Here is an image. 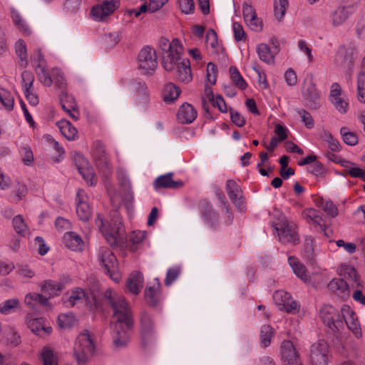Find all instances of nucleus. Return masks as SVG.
<instances>
[{
  "label": "nucleus",
  "instance_id": "obj_1",
  "mask_svg": "<svg viewBox=\"0 0 365 365\" xmlns=\"http://www.w3.org/2000/svg\"><path fill=\"white\" fill-rule=\"evenodd\" d=\"M104 299L113 310L115 321L112 323V339L116 348L125 346L130 339L129 331L134 325L133 312L124 297L117 294L112 289H107Z\"/></svg>",
  "mask_w": 365,
  "mask_h": 365
},
{
  "label": "nucleus",
  "instance_id": "obj_2",
  "mask_svg": "<svg viewBox=\"0 0 365 365\" xmlns=\"http://www.w3.org/2000/svg\"><path fill=\"white\" fill-rule=\"evenodd\" d=\"M96 224L110 245L123 243L125 240V228L122 220L117 212H115L108 227H104L103 217L98 214Z\"/></svg>",
  "mask_w": 365,
  "mask_h": 365
},
{
  "label": "nucleus",
  "instance_id": "obj_3",
  "mask_svg": "<svg viewBox=\"0 0 365 365\" xmlns=\"http://www.w3.org/2000/svg\"><path fill=\"white\" fill-rule=\"evenodd\" d=\"M95 345L88 330H84L76 338L73 355L78 365H86L95 352Z\"/></svg>",
  "mask_w": 365,
  "mask_h": 365
},
{
  "label": "nucleus",
  "instance_id": "obj_4",
  "mask_svg": "<svg viewBox=\"0 0 365 365\" xmlns=\"http://www.w3.org/2000/svg\"><path fill=\"white\" fill-rule=\"evenodd\" d=\"M98 260L105 271L109 274L111 279L118 282L121 279V274L118 270L117 259L113 253L108 247H101L98 254Z\"/></svg>",
  "mask_w": 365,
  "mask_h": 365
},
{
  "label": "nucleus",
  "instance_id": "obj_5",
  "mask_svg": "<svg viewBox=\"0 0 365 365\" xmlns=\"http://www.w3.org/2000/svg\"><path fill=\"white\" fill-rule=\"evenodd\" d=\"M139 68L145 74L152 75L158 66V56L153 47H143L138 56Z\"/></svg>",
  "mask_w": 365,
  "mask_h": 365
},
{
  "label": "nucleus",
  "instance_id": "obj_6",
  "mask_svg": "<svg viewBox=\"0 0 365 365\" xmlns=\"http://www.w3.org/2000/svg\"><path fill=\"white\" fill-rule=\"evenodd\" d=\"M140 331L142 344L144 346L151 343L155 338L156 331L154 321L146 311L140 314Z\"/></svg>",
  "mask_w": 365,
  "mask_h": 365
},
{
  "label": "nucleus",
  "instance_id": "obj_7",
  "mask_svg": "<svg viewBox=\"0 0 365 365\" xmlns=\"http://www.w3.org/2000/svg\"><path fill=\"white\" fill-rule=\"evenodd\" d=\"M309 359L310 365H327L329 346L324 340H319L310 346Z\"/></svg>",
  "mask_w": 365,
  "mask_h": 365
},
{
  "label": "nucleus",
  "instance_id": "obj_8",
  "mask_svg": "<svg viewBox=\"0 0 365 365\" xmlns=\"http://www.w3.org/2000/svg\"><path fill=\"white\" fill-rule=\"evenodd\" d=\"M281 359L284 365H303L293 343L283 341L280 346Z\"/></svg>",
  "mask_w": 365,
  "mask_h": 365
},
{
  "label": "nucleus",
  "instance_id": "obj_9",
  "mask_svg": "<svg viewBox=\"0 0 365 365\" xmlns=\"http://www.w3.org/2000/svg\"><path fill=\"white\" fill-rule=\"evenodd\" d=\"M178 48L181 49L182 47H167L163 51V66L167 71H174L181 63L180 51Z\"/></svg>",
  "mask_w": 365,
  "mask_h": 365
},
{
  "label": "nucleus",
  "instance_id": "obj_10",
  "mask_svg": "<svg viewBox=\"0 0 365 365\" xmlns=\"http://www.w3.org/2000/svg\"><path fill=\"white\" fill-rule=\"evenodd\" d=\"M356 55L354 47H339L335 56V63L347 71L351 70Z\"/></svg>",
  "mask_w": 365,
  "mask_h": 365
},
{
  "label": "nucleus",
  "instance_id": "obj_11",
  "mask_svg": "<svg viewBox=\"0 0 365 365\" xmlns=\"http://www.w3.org/2000/svg\"><path fill=\"white\" fill-rule=\"evenodd\" d=\"M120 6V0H105L102 4L94 6L91 14L98 21H103L113 14Z\"/></svg>",
  "mask_w": 365,
  "mask_h": 365
},
{
  "label": "nucleus",
  "instance_id": "obj_12",
  "mask_svg": "<svg viewBox=\"0 0 365 365\" xmlns=\"http://www.w3.org/2000/svg\"><path fill=\"white\" fill-rule=\"evenodd\" d=\"M34 81V75L29 71L21 73V86L24 91L26 98L31 106H36L38 103V96L33 92L31 87Z\"/></svg>",
  "mask_w": 365,
  "mask_h": 365
},
{
  "label": "nucleus",
  "instance_id": "obj_13",
  "mask_svg": "<svg viewBox=\"0 0 365 365\" xmlns=\"http://www.w3.org/2000/svg\"><path fill=\"white\" fill-rule=\"evenodd\" d=\"M341 312L343 313L344 320L348 329L352 331L356 337L360 338L362 335L361 329L354 312L351 310L349 307L346 305H344L341 307Z\"/></svg>",
  "mask_w": 365,
  "mask_h": 365
},
{
  "label": "nucleus",
  "instance_id": "obj_14",
  "mask_svg": "<svg viewBox=\"0 0 365 365\" xmlns=\"http://www.w3.org/2000/svg\"><path fill=\"white\" fill-rule=\"evenodd\" d=\"M87 196L83 190L79 189L76 193V214L82 221H87L91 216V210L86 201Z\"/></svg>",
  "mask_w": 365,
  "mask_h": 365
},
{
  "label": "nucleus",
  "instance_id": "obj_15",
  "mask_svg": "<svg viewBox=\"0 0 365 365\" xmlns=\"http://www.w3.org/2000/svg\"><path fill=\"white\" fill-rule=\"evenodd\" d=\"M302 96L310 108L318 109L320 107L319 94L316 85L312 81L305 84L302 91Z\"/></svg>",
  "mask_w": 365,
  "mask_h": 365
},
{
  "label": "nucleus",
  "instance_id": "obj_16",
  "mask_svg": "<svg viewBox=\"0 0 365 365\" xmlns=\"http://www.w3.org/2000/svg\"><path fill=\"white\" fill-rule=\"evenodd\" d=\"M279 240L284 243H290L292 245H297L299 243V237L295 228L289 225H284L280 228L275 227Z\"/></svg>",
  "mask_w": 365,
  "mask_h": 365
},
{
  "label": "nucleus",
  "instance_id": "obj_17",
  "mask_svg": "<svg viewBox=\"0 0 365 365\" xmlns=\"http://www.w3.org/2000/svg\"><path fill=\"white\" fill-rule=\"evenodd\" d=\"M92 155L96 165L100 169L107 168L108 166V155L104 145L99 140H96L92 145Z\"/></svg>",
  "mask_w": 365,
  "mask_h": 365
},
{
  "label": "nucleus",
  "instance_id": "obj_18",
  "mask_svg": "<svg viewBox=\"0 0 365 365\" xmlns=\"http://www.w3.org/2000/svg\"><path fill=\"white\" fill-rule=\"evenodd\" d=\"M329 289L343 300L350 296L348 283L342 278H334L328 284Z\"/></svg>",
  "mask_w": 365,
  "mask_h": 365
},
{
  "label": "nucleus",
  "instance_id": "obj_19",
  "mask_svg": "<svg viewBox=\"0 0 365 365\" xmlns=\"http://www.w3.org/2000/svg\"><path fill=\"white\" fill-rule=\"evenodd\" d=\"M38 64L36 66V72L39 81L45 86H50L53 83L52 76L49 75L46 69L45 61L40 49H37Z\"/></svg>",
  "mask_w": 365,
  "mask_h": 365
},
{
  "label": "nucleus",
  "instance_id": "obj_20",
  "mask_svg": "<svg viewBox=\"0 0 365 365\" xmlns=\"http://www.w3.org/2000/svg\"><path fill=\"white\" fill-rule=\"evenodd\" d=\"M173 173H169L157 178L153 182V187L155 190L160 188H173L178 189L182 187L184 183L180 181H174L172 180Z\"/></svg>",
  "mask_w": 365,
  "mask_h": 365
},
{
  "label": "nucleus",
  "instance_id": "obj_21",
  "mask_svg": "<svg viewBox=\"0 0 365 365\" xmlns=\"http://www.w3.org/2000/svg\"><path fill=\"white\" fill-rule=\"evenodd\" d=\"M288 262L296 276L306 284L312 282L311 277L307 274L306 267L301 263L297 258L291 256L288 258Z\"/></svg>",
  "mask_w": 365,
  "mask_h": 365
},
{
  "label": "nucleus",
  "instance_id": "obj_22",
  "mask_svg": "<svg viewBox=\"0 0 365 365\" xmlns=\"http://www.w3.org/2000/svg\"><path fill=\"white\" fill-rule=\"evenodd\" d=\"M197 117L195 108L187 103H183L178 111V119L182 124L192 123Z\"/></svg>",
  "mask_w": 365,
  "mask_h": 365
},
{
  "label": "nucleus",
  "instance_id": "obj_23",
  "mask_svg": "<svg viewBox=\"0 0 365 365\" xmlns=\"http://www.w3.org/2000/svg\"><path fill=\"white\" fill-rule=\"evenodd\" d=\"M143 284V277L139 272H133L127 279V287L134 294H138L140 292Z\"/></svg>",
  "mask_w": 365,
  "mask_h": 365
},
{
  "label": "nucleus",
  "instance_id": "obj_24",
  "mask_svg": "<svg viewBox=\"0 0 365 365\" xmlns=\"http://www.w3.org/2000/svg\"><path fill=\"white\" fill-rule=\"evenodd\" d=\"M339 273L343 277L342 279L352 281L355 284L356 287H361L362 286V282L360 280L356 270L351 265H341Z\"/></svg>",
  "mask_w": 365,
  "mask_h": 365
},
{
  "label": "nucleus",
  "instance_id": "obj_25",
  "mask_svg": "<svg viewBox=\"0 0 365 365\" xmlns=\"http://www.w3.org/2000/svg\"><path fill=\"white\" fill-rule=\"evenodd\" d=\"M61 106L62 109L67 113L73 120H78L79 112L76 109V104L72 98L66 95H65L63 98H61Z\"/></svg>",
  "mask_w": 365,
  "mask_h": 365
},
{
  "label": "nucleus",
  "instance_id": "obj_26",
  "mask_svg": "<svg viewBox=\"0 0 365 365\" xmlns=\"http://www.w3.org/2000/svg\"><path fill=\"white\" fill-rule=\"evenodd\" d=\"M65 244L69 249L78 251L81 250L83 247V242L81 237L73 232H66L63 237Z\"/></svg>",
  "mask_w": 365,
  "mask_h": 365
},
{
  "label": "nucleus",
  "instance_id": "obj_27",
  "mask_svg": "<svg viewBox=\"0 0 365 365\" xmlns=\"http://www.w3.org/2000/svg\"><path fill=\"white\" fill-rule=\"evenodd\" d=\"M177 78L183 83H189L192 80L190 63L188 59H183L178 66Z\"/></svg>",
  "mask_w": 365,
  "mask_h": 365
},
{
  "label": "nucleus",
  "instance_id": "obj_28",
  "mask_svg": "<svg viewBox=\"0 0 365 365\" xmlns=\"http://www.w3.org/2000/svg\"><path fill=\"white\" fill-rule=\"evenodd\" d=\"M56 125L66 139L73 140L77 136L78 131L76 128L68 120L62 119L56 123Z\"/></svg>",
  "mask_w": 365,
  "mask_h": 365
},
{
  "label": "nucleus",
  "instance_id": "obj_29",
  "mask_svg": "<svg viewBox=\"0 0 365 365\" xmlns=\"http://www.w3.org/2000/svg\"><path fill=\"white\" fill-rule=\"evenodd\" d=\"M226 189L230 199L236 205H239L241 200V188L232 180H228L226 183Z\"/></svg>",
  "mask_w": 365,
  "mask_h": 365
},
{
  "label": "nucleus",
  "instance_id": "obj_30",
  "mask_svg": "<svg viewBox=\"0 0 365 365\" xmlns=\"http://www.w3.org/2000/svg\"><path fill=\"white\" fill-rule=\"evenodd\" d=\"M279 51V47H257V49L260 60L269 64L274 63V56Z\"/></svg>",
  "mask_w": 365,
  "mask_h": 365
},
{
  "label": "nucleus",
  "instance_id": "obj_31",
  "mask_svg": "<svg viewBox=\"0 0 365 365\" xmlns=\"http://www.w3.org/2000/svg\"><path fill=\"white\" fill-rule=\"evenodd\" d=\"M349 17V12L346 7L339 6L330 14V21L334 26L341 25Z\"/></svg>",
  "mask_w": 365,
  "mask_h": 365
},
{
  "label": "nucleus",
  "instance_id": "obj_32",
  "mask_svg": "<svg viewBox=\"0 0 365 365\" xmlns=\"http://www.w3.org/2000/svg\"><path fill=\"white\" fill-rule=\"evenodd\" d=\"M11 19L14 25L24 35L29 36L31 34V29L29 26L15 9L11 10Z\"/></svg>",
  "mask_w": 365,
  "mask_h": 365
},
{
  "label": "nucleus",
  "instance_id": "obj_33",
  "mask_svg": "<svg viewBox=\"0 0 365 365\" xmlns=\"http://www.w3.org/2000/svg\"><path fill=\"white\" fill-rule=\"evenodd\" d=\"M181 90L173 83L166 84L163 89V100L165 103H171L178 98Z\"/></svg>",
  "mask_w": 365,
  "mask_h": 365
},
{
  "label": "nucleus",
  "instance_id": "obj_34",
  "mask_svg": "<svg viewBox=\"0 0 365 365\" xmlns=\"http://www.w3.org/2000/svg\"><path fill=\"white\" fill-rule=\"evenodd\" d=\"M25 303L32 308H34L38 304L46 306L48 304V298L38 293L28 294L25 297Z\"/></svg>",
  "mask_w": 365,
  "mask_h": 365
},
{
  "label": "nucleus",
  "instance_id": "obj_35",
  "mask_svg": "<svg viewBox=\"0 0 365 365\" xmlns=\"http://www.w3.org/2000/svg\"><path fill=\"white\" fill-rule=\"evenodd\" d=\"M62 289V286L57 282L48 280L41 287V291L49 297L58 295Z\"/></svg>",
  "mask_w": 365,
  "mask_h": 365
},
{
  "label": "nucleus",
  "instance_id": "obj_36",
  "mask_svg": "<svg viewBox=\"0 0 365 365\" xmlns=\"http://www.w3.org/2000/svg\"><path fill=\"white\" fill-rule=\"evenodd\" d=\"M337 315V310L332 306H324L320 310V316L323 322L328 327L333 319V317Z\"/></svg>",
  "mask_w": 365,
  "mask_h": 365
},
{
  "label": "nucleus",
  "instance_id": "obj_37",
  "mask_svg": "<svg viewBox=\"0 0 365 365\" xmlns=\"http://www.w3.org/2000/svg\"><path fill=\"white\" fill-rule=\"evenodd\" d=\"M322 139L327 142L329 148L332 152H339L341 150V145L337 139L328 131L324 130L321 135Z\"/></svg>",
  "mask_w": 365,
  "mask_h": 365
},
{
  "label": "nucleus",
  "instance_id": "obj_38",
  "mask_svg": "<svg viewBox=\"0 0 365 365\" xmlns=\"http://www.w3.org/2000/svg\"><path fill=\"white\" fill-rule=\"evenodd\" d=\"M340 134L341 135L343 141L346 145L354 146L358 143V135L354 132L349 131L346 127L341 128Z\"/></svg>",
  "mask_w": 365,
  "mask_h": 365
},
{
  "label": "nucleus",
  "instance_id": "obj_39",
  "mask_svg": "<svg viewBox=\"0 0 365 365\" xmlns=\"http://www.w3.org/2000/svg\"><path fill=\"white\" fill-rule=\"evenodd\" d=\"M273 335L274 329L271 326H262L260 330V340L262 346L264 347H267L271 343L272 337Z\"/></svg>",
  "mask_w": 365,
  "mask_h": 365
},
{
  "label": "nucleus",
  "instance_id": "obj_40",
  "mask_svg": "<svg viewBox=\"0 0 365 365\" xmlns=\"http://www.w3.org/2000/svg\"><path fill=\"white\" fill-rule=\"evenodd\" d=\"M230 73L232 81L239 88L245 90L247 88V83L235 66H231L230 68Z\"/></svg>",
  "mask_w": 365,
  "mask_h": 365
},
{
  "label": "nucleus",
  "instance_id": "obj_41",
  "mask_svg": "<svg viewBox=\"0 0 365 365\" xmlns=\"http://www.w3.org/2000/svg\"><path fill=\"white\" fill-rule=\"evenodd\" d=\"M145 299L150 307H155L159 301L158 290L150 287L145 290Z\"/></svg>",
  "mask_w": 365,
  "mask_h": 365
},
{
  "label": "nucleus",
  "instance_id": "obj_42",
  "mask_svg": "<svg viewBox=\"0 0 365 365\" xmlns=\"http://www.w3.org/2000/svg\"><path fill=\"white\" fill-rule=\"evenodd\" d=\"M0 102L9 110L14 108V99L13 96L9 91L3 88H0Z\"/></svg>",
  "mask_w": 365,
  "mask_h": 365
},
{
  "label": "nucleus",
  "instance_id": "obj_43",
  "mask_svg": "<svg viewBox=\"0 0 365 365\" xmlns=\"http://www.w3.org/2000/svg\"><path fill=\"white\" fill-rule=\"evenodd\" d=\"M13 227L16 233L25 236L28 233V227L21 215H18L13 219Z\"/></svg>",
  "mask_w": 365,
  "mask_h": 365
},
{
  "label": "nucleus",
  "instance_id": "obj_44",
  "mask_svg": "<svg viewBox=\"0 0 365 365\" xmlns=\"http://www.w3.org/2000/svg\"><path fill=\"white\" fill-rule=\"evenodd\" d=\"M329 101L339 113L344 114L348 112L349 103L347 99L341 96L336 98H335Z\"/></svg>",
  "mask_w": 365,
  "mask_h": 365
},
{
  "label": "nucleus",
  "instance_id": "obj_45",
  "mask_svg": "<svg viewBox=\"0 0 365 365\" xmlns=\"http://www.w3.org/2000/svg\"><path fill=\"white\" fill-rule=\"evenodd\" d=\"M86 299L84 291L80 288L73 290L69 296L68 302L71 307H73L80 302H83Z\"/></svg>",
  "mask_w": 365,
  "mask_h": 365
},
{
  "label": "nucleus",
  "instance_id": "obj_46",
  "mask_svg": "<svg viewBox=\"0 0 365 365\" xmlns=\"http://www.w3.org/2000/svg\"><path fill=\"white\" fill-rule=\"evenodd\" d=\"M357 98L359 102L365 103V73L361 72L357 79Z\"/></svg>",
  "mask_w": 365,
  "mask_h": 365
},
{
  "label": "nucleus",
  "instance_id": "obj_47",
  "mask_svg": "<svg viewBox=\"0 0 365 365\" xmlns=\"http://www.w3.org/2000/svg\"><path fill=\"white\" fill-rule=\"evenodd\" d=\"M19 306V300L16 299H8L0 305V312L8 314L14 311Z\"/></svg>",
  "mask_w": 365,
  "mask_h": 365
},
{
  "label": "nucleus",
  "instance_id": "obj_48",
  "mask_svg": "<svg viewBox=\"0 0 365 365\" xmlns=\"http://www.w3.org/2000/svg\"><path fill=\"white\" fill-rule=\"evenodd\" d=\"M75 323V319L71 314H60L58 317V324L61 329H69Z\"/></svg>",
  "mask_w": 365,
  "mask_h": 365
},
{
  "label": "nucleus",
  "instance_id": "obj_49",
  "mask_svg": "<svg viewBox=\"0 0 365 365\" xmlns=\"http://www.w3.org/2000/svg\"><path fill=\"white\" fill-rule=\"evenodd\" d=\"M217 67L212 63L209 62L207 65V80L212 85H215L217 81Z\"/></svg>",
  "mask_w": 365,
  "mask_h": 365
},
{
  "label": "nucleus",
  "instance_id": "obj_50",
  "mask_svg": "<svg viewBox=\"0 0 365 365\" xmlns=\"http://www.w3.org/2000/svg\"><path fill=\"white\" fill-rule=\"evenodd\" d=\"M16 53L19 58V66L21 68H26L28 66V55L26 47H16Z\"/></svg>",
  "mask_w": 365,
  "mask_h": 365
},
{
  "label": "nucleus",
  "instance_id": "obj_51",
  "mask_svg": "<svg viewBox=\"0 0 365 365\" xmlns=\"http://www.w3.org/2000/svg\"><path fill=\"white\" fill-rule=\"evenodd\" d=\"M297 113L301 117L302 121L307 128L310 129L314 127V120L309 112L304 109H299L297 110Z\"/></svg>",
  "mask_w": 365,
  "mask_h": 365
},
{
  "label": "nucleus",
  "instance_id": "obj_52",
  "mask_svg": "<svg viewBox=\"0 0 365 365\" xmlns=\"http://www.w3.org/2000/svg\"><path fill=\"white\" fill-rule=\"evenodd\" d=\"M273 298L278 306H283L284 304L290 299L291 295L284 291L279 290L274 293Z\"/></svg>",
  "mask_w": 365,
  "mask_h": 365
},
{
  "label": "nucleus",
  "instance_id": "obj_53",
  "mask_svg": "<svg viewBox=\"0 0 365 365\" xmlns=\"http://www.w3.org/2000/svg\"><path fill=\"white\" fill-rule=\"evenodd\" d=\"M180 269L178 267H172L167 271L165 284L170 286L179 276Z\"/></svg>",
  "mask_w": 365,
  "mask_h": 365
},
{
  "label": "nucleus",
  "instance_id": "obj_54",
  "mask_svg": "<svg viewBox=\"0 0 365 365\" xmlns=\"http://www.w3.org/2000/svg\"><path fill=\"white\" fill-rule=\"evenodd\" d=\"M210 102L214 107L217 108L222 113L227 112L226 103L222 96L217 95L216 98H212Z\"/></svg>",
  "mask_w": 365,
  "mask_h": 365
},
{
  "label": "nucleus",
  "instance_id": "obj_55",
  "mask_svg": "<svg viewBox=\"0 0 365 365\" xmlns=\"http://www.w3.org/2000/svg\"><path fill=\"white\" fill-rule=\"evenodd\" d=\"M281 310H284L287 313L295 314L299 310V304L290 298L282 307L279 308Z\"/></svg>",
  "mask_w": 365,
  "mask_h": 365
},
{
  "label": "nucleus",
  "instance_id": "obj_56",
  "mask_svg": "<svg viewBox=\"0 0 365 365\" xmlns=\"http://www.w3.org/2000/svg\"><path fill=\"white\" fill-rule=\"evenodd\" d=\"M131 87L133 91H135L137 93L146 95L147 86L145 82L140 79H135L131 82Z\"/></svg>",
  "mask_w": 365,
  "mask_h": 365
},
{
  "label": "nucleus",
  "instance_id": "obj_57",
  "mask_svg": "<svg viewBox=\"0 0 365 365\" xmlns=\"http://www.w3.org/2000/svg\"><path fill=\"white\" fill-rule=\"evenodd\" d=\"M180 8L182 12L190 14H192L195 9V3L193 0H180Z\"/></svg>",
  "mask_w": 365,
  "mask_h": 365
},
{
  "label": "nucleus",
  "instance_id": "obj_58",
  "mask_svg": "<svg viewBox=\"0 0 365 365\" xmlns=\"http://www.w3.org/2000/svg\"><path fill=\"white\" fill-rule=\"evenodd\" d=\"M230 111L232 122L237 127L244 126L246 122L245 118L239 112L235 111L232 108L230 109Z\"/></svg>",
  "mask_w": 365,
  "mask_h": 365
},
{
  "label": "nucleus",
  "instance_id": "obj_59",
  "mask_svg": "<svg viewBox=\"0 0 365 365\" xmlns=\"http://www.w3.org/2000/svg\"><path fill=\"white\" fill-rule=\"evenodd\" d=\"M333 321L331 322H333V324H330L328 327L335 331H339L340 328H341L343 327V321H344V317H343V313H341V315L339 314V313L337 312V315L333 317Z\"/></svg>",
  "mask_w": 365,
  "mask_h": 365
},
{
  "label": "nucleus",
  "instance_id": "obj_60",
  "mask_svg": "<svg viewBox=\"0 0 365 365\" xmlns=\"http://www.w3.org/2000/svg\"><path fill=\"white\" fill-rule=\"evenodd\" d=\"M324 211L331 215L336 217L338 215V208L331 201H325L322 205Z\"/></svg>",
  "mask_w": 365,
  "mask_h": 365
},
{
  "label": "nucleus",
  "instance_id": "obj_61",
  "mask_svg": "<svg viewBox=\"0 0 365 365\" xmlns=\"http://www.w3.org/2000/svg\"><path fill=\"white\" fill-rule=\"evenodd\" d=\"M232 29L234 31L235 39L237 41L245 39V33L242 26L240 24L234 22L232 24Z\"/></svg>",
  "mask_w": 365,
  "mask_h": 365
},
{
  "label": "nucleus",
  "instance_id": "obj_62",
  "mask_svg": "<svg viewBox=\"0 0 365 365\" xmlns=\"http://www.w3.org/2000/svg\"><path fill=\"white\" fill-rule=\"evenodd\" d=\"M55 226L59 231L67 230L71 228V222L66 218L58 217L55 221Z\"/></svg>",
  "mask_w": 365,
  "mask_h": 365
},
{
  "label": "nucleus",
  "instance_id": "obj_63",
  "mask_svg": "<svg viewBox=\"0 0 365 365\" xmlns=\"http://www.w3.org/2000/svg\"><path fill=\"white\" fill-rule=\"evenodd\" d=\"M284 79L286 83L289 86L296 85L297 81V74L292 68H289L284 73Z\"/></svg>",
  "mask_w": 365,
  "mask_h": 365
},
{
  "label": "nucleus",
  "instance_id": "obj_64",
  "mask_svg": "<svg viewBox=\"0 0 365 365\" xmlns=\"http://www.w3.org/2000/svg\"><path fill=\"white\" fill-rule=\"evenodd\" d=\"M205 44L206 46H217V33L212 29L207 31Z\"/></svg>",
  "mask_w": 365,
  "mask_h": 365
}]
</instances>
